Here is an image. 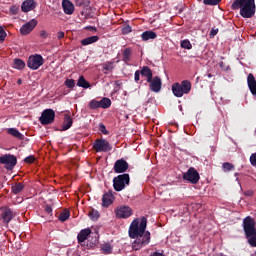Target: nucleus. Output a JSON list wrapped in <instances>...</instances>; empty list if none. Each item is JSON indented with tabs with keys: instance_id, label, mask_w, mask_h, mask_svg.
Returning <instances> with one entry per match:
<instances>
[{
	"instance_id": "54",
	"label": "nucleus",
	"mask_w": 256,
	"mask_h": 256,
	"mask_svg": "<svg viewBox=\"0 0 256 256\" xmlns=\"http://www.w3.org/2000/svg\"><path fill=\"white\" fill-rule=\"evenodd\" d=\"M244 195H246V197H252L253 195V191L252 190H248L244 193Z\"/></svg>"
},
{
	"instance_id": "27",
	"label": "nucleus",
	"mask_w": 256,
	"mask_h": 256,
	"mask_svg": "<svg viewBox=\"0 0 256 256\" xmlns=\"http://www.w3.org/2000/svg\"><path fill=\"white\" fill-rule=\"evenodd\" d=\"M23 189H25V184L18 182V183H15L14 185H12L11 192L14 195H19V193H21V191H23Z\"/></svg>"
},
{
	"instance_id": "50",
	"label": "nucleus",
	"mask_w": 256,
	"mask_h": 256,
	"mask_svg": "<svg viewBox=\"0 0 256 256\" xmlns=\"http://www.w3.org/2000/svg\"><path fill=\"white\" fill-rule=\"evenodd\" d=\"M85 29L89 30V31H94L96 33L97 28L93 27V26H86Z\"/></svg>"
},
{
	"instance_id": "48",
	"label": "nucleus",
	"mask_w": 256,
	"mask_h": 256,
	"mask_svg": "<svg viewBox=\"0 0 256 256\" xmlns=\"http://www.w3.org/2000/svg\"><path fill=\"white\" fill-rule=\"evenodd\" d=\"M248 230H249L250 234L256 235V228L253 224L249 225Z\"/></svg>"
},
{
	"instance_id": "1",
	"label": "nucleus",
	"mask_w": 256,
	"mask_h": 256,
	"mask_svg": "<svg viewBox=\"0 0 256 256\" xmlns=\"http://www.w3.org/2000/svg\"><path fill=\"white\" fill-rule=\"evenodd\" d=\"M147 229V218L145 216L141 217L140 223L139 218H135L128 230V235L130 239H136L132 243V249L134 251H139L143 249L146 245H149L151 241V233L146 231ZM146 231V232H145Z\"/></svg>"
},
{
	"instance_id": "45",
	"label": "nucleus",
	"mask_w": 256,
	"mask_h": 256,
	"mask_svg": "<svg viewBox=\"0 0 256 256\" xmlns=\"http://www.w3.org/2000/svg\"><path fill=\"white\" fill-rule=\"evenodd\" d=\"M103 70L104 71H112L113 70V64L112 63H105L103 65Z\"/></svg>"
},
{
	"instance_id": "40",
	"label": "nucleus",
	"mask_w": 256,
	"mask_h": 256,
	"mask_svg": "<svg viewBox=\"0 0 256 256\" xmlns=\"http://www.w3.org/2000/svg\"><path fill=\"white\" fill-rule=\"evenodd\" d=\"M98 129L100 133H103V135H109V131L107 130V127H105L103 123L99 124Z\"/></svg>"
},
{
	"instance_id": "46",
	"label": "nucleus",
	"mask_w": 256,
	"mask_h": 256,
	"mask_svg": "<svg viewBox=\"0 0 256 256\" xmlns=\"http://www.w3.org/2000/svg\"><path fill=\"white\" fill-rule=\"evenodd\" d=\"M250 163L253 167H256V152L251 154L250 156Z\"/></svg>"
},
{
	"instance_id": "52",
	"label": "nucleus",
	"mask_w": 256,
	"mask_h": 256,
	"mask_svg": "<svg viewBox=\"0 0 256 256\" xmlns=\"http://www.w3.org/2000/svg\"><path fill=\"white\" fill-rule=\"evenodd\" d=\"M150 256H165L163 252H154Z\"/></svg>"
},
{
	"instance_id": "21",
	"label": "nucleus",
	"mask_w": 256,
	"mask_h": 256,
	"mask_svg": "<svg viewBox=\"0 0 256 256\" xmlns=\"http://www.w3.org/2000/svg\"><path fill=\"white\" fill-rule=\"evenodd\" d=\"M72 126H73V118H71L69 114H65L61 131H67L68 129H71Z\"/></svg>"
},
{
	"instance_id": "34",
	"label": "nucleus",
	"mask_w": 256,
	"mask_h": 256,
	"mask_svg": "<svg viewBox=\"0 0 256 256\" xmlns=\"http://www.w3.org/2000/svg\"><path fill=\"white\" fill-rule=\"evenodd\" d=\"M222 170L224 171V173H229V171H235V165L229 162H224L222 164Z\"/></svg>"
},
{
	"instance_id": "31",
	"label": "nucleus",
	"mask_w": 256,
	"mask_h": 256,
	"mask_svg": "<svg viewBox=\"0 0 256 256\" xmlns=\"http://www.w3.org/2000/svg\"><path fill=\"white\" fill-rule=\"evenodd\" d=\"M88 217H90L92 221H97V219L101 217V214H99V211L95 210V208H90L88 211Z\"/></svg>"
},
{
	"instance_id": "5",
	"label": "nucleus",
	"mask_w": 256,
	"mask_h": 256,
	"mask_svg": "<svg viewBox=\"0 0 256 256\" xmlns=\"http://www.w3.org/2000/svg\"><path fill=\"white\" fill-rule=\"evenodd\" d=\"M131 182V178L129 177V174L124 173L120 174L113 178V187L115 191H123L127 185Z\"/></svg>"
},
{
	"instance_id": "4",
	"label": "nucleus",
	"mask_w": 256,
	"mask_h": 256,
	"mask_svg": "<svg viewBox=\"0 0 256 256\" xmlns=\"http://www.w3.org/2000/svg\"><path fill=\"white\" fill-rule=\"evenodd\" d=\"M250 225H254V229H256L255 219H253L251 216H248L243 220L245 237L248 240L250 247H256V234H251V232L249 231Z\"/></svg>"
},
{
	"instance_id": "32",
	"label": "nucleus",
	"mask_w": 256,
	"mask_h": 256,
	"mask_svg": "<svg viewBox=\"0 0 256 256\" xmlns=\"http://www.w3.org/2000/svg\"><path fill=\"white\" fill-rule=\"evenodd\" d=\"M101 251L104 255H111V253H113V246L109 243L102 244Z\"/></svg>"
},
{
	"instance_id": "55",
	"label": "nucleus",
	"mask_w": 256,
	"mask_h": 256,
	"mask_svg": "<svg viewBox=\"0 0 256 256\" xmlns=\"http://www.w3.org/2000/svg\"><path fill=\"white\" fill-rule=\"evenodd\" d=\"M22 83H23V80H21V79H18V80H17V84H18V85H21Z\"/></svg>"
},
{
	"instance_id": "35",
	"label": "nucleus",
	"mask_w": 256,
	"mask_h": 256,
	"mask_svg": "<svg viewBox=\"0 0 256 256\" xmlns=\"http://www.w3.org/2000/svg\"><path fill=\"white\" fill-rule=\"evenodd\" d=\"M180 47H182V49H188V50L193 49V45L191 44V41H189V39H185L181 41Z\"/></svg>"
},
{
	"instance_id": "24",
	"label": "nucleus",
	"mask_w": 256,
	"mask_h": 256,
	"mask_svg": "<svg viewBox=\"0 0 256 256\" xmlns=\"http://www.w3.org/2000/svg\"><path fill=\"white\" fill-rule=\"evenodd\" d=\"M7 133L9 135H12V137H15L16 139H19L20 141H23V139H25V136L23 134H21V132H19V130H17V128H9L7 130Z\"/></svg>"
},
{
	"instance_id": "2",
	"label": "nucleus",
	"mask_w": 256,
	"mask_h": 256,
	"mask_svg": "<svg viewBox=\"0 0 256 256\" xmlns=\"http://www.w3.org/2000/svg\"><path fill=\"white\" fill-rule=\"evenodd\" d=\"M231 9H233V11L240 9L241 17L244 19H251L256 13L255 0H234Z\"/></svg>"
},
{
	"instance_id": "47",
	"label": "nucleus",
	"mask_w": 256,
	"mask_h": 256,
	"mask_svg": "<svg viewBox=\"0 0 256 256\" xmlns=\"http://www.w3.org/2000/svg\"><path fill=\"white\" fill-rule=\"evenodd\" d=\"M217 33H219V29L218 28H212L210 31V38L215 37V35H217Z\"/></svg>"
},
{
	"instance_id": "41",
	"label": "nucleus",
	"mask_w": 256,
	"mask_h": 256,
	"mask_svg": "<svg viewBox=\"0 0 256 256\" xmlns=\"http://www.w3.org/2000/svg\"><path fill=\"white\" fill-rule=\"evenodd\" d=\"M122 35H129L133 31L130 25H126L122 28Z\"/></svg>"
},
{
	"instance_id": "57",
	"label": "nucleus",
	"mask_w": 256,
	"mask_h": 256,
	"mask_svg": "<svg viewBox=\"0 0 256 256\" xmlns=\"http://www.w3.org/2000/svg\"><path fill=\"white\" fill-rule=\"evenodd\" d=\"M211 77H213V75H211L210 73L207 74V78H208V79H211Z\"/></svg>"
},
{
	"instance_id": "33",
	"label": "nucleus",
	"mask_w": 256,
	"mask_h": 256,
	"mask_svg": "<svg viewBox=\"0 0 256 256\" xmlns=\"http://www.w3.org/2000/svg\"><path fill=\"white\" fill-rule=\"evenodd\" d=\"M69 217H71V212L69 210H64L60 213V215L58 216V219L62 223H65V221H67V219H69Z\"/></svg>"
},
{
	"instance_id": "23",
	"label": "nucleus",
	"mask_w": 256,
	"mask_h": 256,
	"mask_svg": "<svg viewBox=\"0 0 256 256\" xmlns=\"http://www.w3.org/2000/svg\"><path fill=\"white\" fill-rule=\"evenodd\" d=\"M113 203V193H105L102 197V205L104 207H109Z\"/></svg>"
},
{
	"instance_id": "30",
	"label": "nucleus",
	"mask_w": 256,
	"mask_h": 256,
	"mask_svg": "<svg viewBox=\"0 0 256 256\" xmlns=\"http://www.w3.org/2000/svg\"><path fill=\"white\" fill-rule=\"evenodd\" d=\"M78 87H82V89H89L91 87V84L85 80L84 76H80L77 82Z\"/></svg>"
},
{
	"instance_id": "39",
	"label": "nucleus",
	"mask_w": 256,
	"mask_h": 256,
	"mask_svg": "<svg viewBox=\"0 0 256 256\" xmlns=\"http://www.w3.org/2000/svg\"><path fill=\"white\" fill-rule=\"evenodd\" d=\"M6 37H7V32H5V28H3V26H0V43H3Z\"/></svg>"
},
{
	"instance_id": "53",
	"label": "nucleus",
	"mask_w": 256,
	"mask_h": 256,
	"mask_svg": "<svg viewBox=\"0 0 256 256\" xmlns=\"http://www.w3.org/2000/svg\"><path fill=\"white\" fill-rule=\"evenodd\" d=\"M75 4H76V7H81L83 5V0H76Z\"/></svg>"
},
{
	"instance_id": "25",
	"label": "nucleus",
	"mask_w": 256,
	"mask_h": 256,
	"mask_svg": "<svg viewBox=\"0 0 256 256\" xmlns=\"http://www.w3.org/2000/svg\"><path fill=\"white\" fill-rule=\"evenodd\" d=\"M142 41H149L151 39H157V33L154 31H145L141 34Z\"/></svg>"
},
{
	"instance_id": "15",
	"label": "nucleus",
	"mask_w": 256,
	"mask_h": 256,
	"mask_svg": "<svg viewBox=\"0 0 256 256\" xmlns=\"http://www.w3.org/2000/svg\"><path fill=\"white\" fill-rule=\"evenodd\" d=\"M129 169V163L125 159H119L114 163V173H125Z\"/></svg>"
},
{
	"instance_id": "19",
	"label": "nucleus",
	"mask_w": 256,
	"mask_h": 256,
	"mask_svg": "<svg viewBox=\"0 0 256 256\" xmlns=\"http://www.w3.org/2000/svg\"><path fill=\"white\" fill-rule=\"evenodd\" d=\"M91 235V228H86L80 231V233L77 236V241L80 245L85 243L87 241V238Z\"/></svg>"
},
{
	"instance_id": "44",
	"label": "nucleus",
	"mask_w": 256,
	"mask_h": 256,
	"mask_svg": "<svg viewBox=\"0 0 256 256\" xmlns=\"http://www.w3.org/2000/svg\"><path fill=\"white\" fill-rule=\"evenodd\" d=\"M24 162H25V163H28V164L35 163V156L30 155V156L26 157V158L24 159Z\"/></svg>"
},
{
	"instance_id": "26",
	"label": "nucleus",
	"mask_w": 256,
	"mask_h": 256,
	"mask_svg": "<svg viewBox=\"0 0 256 256\" xmlns=\"http://www.w3.org/2000/svg\"><path fill=\"white\" fill-rule=\"evenodd\" d=\"M97 41H99V36H89L81 40V45H93V43H97Z\"/></svg>"
},
{
	"instance_id": "36",
	"label": "nucleus",
	"mask_w": 256,
	"mask_h": 256,
	"mask_svg": "<svg viewBox=\"0 0 256 256\" xmlns=\"http://www.w3.org/2000/svg\"><path fill=\"white\" fill-rule=\"evenodd\" d=\"M64 85L68 87V89H73L75 87V80L74 79H66Z\"/></svg>"
},
{
	"instance_id": "9",
	"label": "nucleus",
	"mask_w": 256,
	"mask_h": 256,
	"mask_svg": "<svg viewBox=\"0 0 256 256\" xmlns=\"http://www.w3.org/2000/svg\"><path fill=\"white\" fill-rule=\"evenodd\" d=\"M184 181H189V183H192V185H197L199 183V180L201 179V176H199V172L193 167H190L186 173L183 174Z\"/></svg>"
},
{
	"instance_id": "17",
	"label": "nucleus",
	"mask_w": 256,
	"mask_h": 256,
	"mask_svg": "<svg viewBox=\"0 0 256 256\" xmlns=\"http://www.w3.org/2000/svg\"><path fill=\"white\" fill-rule=\"evenodd\" d=\"M247 85L250 93H252L253 97H256V79L252 73L247 76Z\"/></svg>"
},
{
	"instance_id": "16",
	"label": "nucleus",
	"mask_w": 256,
	"mask_h": 256,
	"mask_svg": "<svg viewBox=\"0 0 256 256\" xmlns=\"http://www.w3.org/2000/svg\"><path fill=\"white\" fill-rule=\"evenodd\" d=\"M37 7V2L35 0H26L22 3L21 9L23 13H29Z\"/></svg>"
},
{
	"instance_id": "49",
	"label": "nucleus",
	"mask_w": 256,
	"mask_h": 256,
	"mask_svg": "<svg viewBox=\"0 0 256 256\" xmlns=\"http://www.w3.org/2000/svg\"><path fill=\"white\" fill-rule=\"evenodd\" d=\"M44 210L46 213H48V215H51V213H53V208L50 205H46L44 207Z\"/></svg>"
},
{
	"instance_id": "58",
	"label": "nucleus",
	"mask_w": 256,
	"mask_h": 256,
	"mask_svg": "<svg viewBox=\"0 0 256 256\" xmlns=\"http://www.w3.org/2000/svg\"><path fill=\"white\" fill-rule=\"evenodd\" d=\"M239 175V173H235V176Z\"/></svg>"
},
{
	"instance_id": "29",
	"label": "nucleus",
	"mask_w": 256,
	"mask_h": 256,
	"mask_svg": "<svg viewBox=\"0 0 256 256\" xmlns=\"http://www.w3.org/2000/svg\"><path fill=\"white\" fill-rule=\"evenodd\" d=\"M13 63L14 69H18V71H23V69H25V61L22 59L16 58L14 59Z\"/></svg>"
},
{
	"instance_id": "28",
	"label": "nucleus",
	"mask_w": 256,
	"mask_h": 256,
	"mask_svg": "<svg viewBox=\"0 0 256 256\" xmlns=\"http://www.w3.org/2000/svg\"><path fill=\"white\" fill-rule=\"evenodd\" d=\"M98 106L100 109H109L111 107V99L104 97L98 101Z\"/></svg>"
},
{
	"instance_id": "10",
	"label": "nucleus",
	"mask_w": 256,
	"mask_h": 256,
	"mask_svg": "<svg viewBox=\"0 0 256 256\" xmlns=\"http://www.w3.org/2000/svg\"><path fill=\"white\" fill-rule=\"evenodd\" d=\"M39 121L41 125H51L53 121H55V110L53 109H45L40 118Z\"/></svg>"
},
{
	"instance_id": "37",
	"label": "nucleus",
	"mask_w": 256,
	"mask_h": 256,
	"mask_svg": "<svg viewBox=\"0 0 256 256\" xmlns=\"http://www.w3.org/2000/svg\"><path fill=\"white\" fill-rule=\"evenodd\" d=\"M88 107H89V109H92V110L100 109L99 108V101H97V100L90 101L89 104H88Z\"/></svg>"
},
{
	"instance_id": "14",
	"label": "nucleus",
	"mask_w": 256,
	"mask_h": 256,
	"mask_svg": "<svg viewBox=\"0 0 256 256\" xmlns=\"http://www.w3.org/2000/svg\"><path fill=\"white\" fill-rule=\"evenodd\" d=\"M37 20L32 19L20 28L21 35H29L37 27Z\"/></svg>"
},
{
	"instance_id": "42",
	"label": "nucleus",
	"mask_w": 256,
	"mask_h": 256,
	"mask_svg": "<svg viewBox=\"0 0 256 256\" xmlns=\"http://www.w3.org/2000/svg\"><path fill=\"white\" fill-rule=\"evenodd\" d=\"M140 79H141V70H136L134 73V81L136 83H139Z\"/></svg>"
},
{
	"instance_id": "22",
	"label": "nucleus",
	"mask_w": 256,
	"mask_h": 256,
	"mask_svg": "<svg viewBox=\"0 0 256 256\" xmlns=\"http://www.w3.org/2000/svg\"><path fill=\"white\" fill-rule=\"evenodd\" d=\"M133 55V49L131 48H125L122 52V61L129 65V62L131 61V56Z\"/></svg>"
},
{
	"instance_id": "6",
	"label": "nucleus",
	"mask_w": 256,
	"mask_h": 256,
	"mask_svg": "<svg viewBox=\"0 0 256 256\" xmlns=\"http://www.w3.org/2000/svg\"><path fill=\"white\" fill-rule=\"evenodd\" d=\"M92 149H94L96 153H109V151H111L113 147L111 146V143H109V141L100 138L94 141Z\"/></svg>"
},
{
	"instance_id": "56",
	"label": "nucleus",
	"mask_w": 256,
	"mask_h": 256,
	"mask_svg": "<svg viewBox=\"0 0 256 256\" xmlns=\"http://www.w3.org/2000/svg\"><path fill=\"white\" fill-rule=\"evenodd\" d=\"M45 31H42L41 33H40V35H41V37H45Z\"/></svg>"
},
{
	"instance_id": "3",
	"label": "nucleus",
	"mask_w": 256,
	"mask_h": 256,
	"mask_svg": "<svg viewBox=\"0 0 256 256\" xmlns=\"http://www.w3.org/2000/svg\"><path fill=\"white\" fill-rule=\"evenodd\" d=\"M191 82L189 80H183L181 83L175 82L172 84V93L175 97H183L191 93Z\"/></svg>"
},
{
	"instance_id": "18",
	"label": "nucleus",
	"mask_w": 256,
	"mask_h": 256,
	"mask_svg": "<svg viewBox=\"0 0 256 256\" xmlns=\"http://www.w3.org/2000/svg\"><path fill=\"white\" fill-rule=\"evenodd\" d=\"M62 8L66 15H73L75 13V5L69 0L62 1Z\"/></svg>"
},
{
	"instance_id": "12",
	"label": "nucleus",
	"mask_w": 256,
	"mask_h": 256,
	"mask_svg": "<svg viewBox=\"0 0 256 256\" xmlns=\"http://www.w3.org/2000/svg\"><path fill=\"white\" fill-rule=\"evenodd\" d=\"M13 217L15 215L13 214V210L9 207H3L0 208V219L5 223L6 225H9L11 221H13Z\"/></svg>"
},
{
	"instance_id": "20",
	"label": "nucleus",
	"mask_w": 256,
	"mask_h": 256,
	"mask_svg": "<svg viewBox=\"0 0 256 256\" xmlns=\"http://www.w3.org/2000/svg\"><path fill=\"white\" fill-rule=\"evenodd\" d=\"M140 73L142 75V77H145V79L148 82H151V79L153 78V71L151 70V68H149V66H143L140 69Z\"/></svg>"
},
{
	"instance_id": "51",
	"label": "nucleus",
	"mask_w": 256,
	"mask_h": 256,
	"mask_svg": "<svg viewBox=\"0 0 256 256\" xmlns=\"http://www.w3.org/2000/svg\"><path fill=\"white\" fill-rule=\"evenodd\" d=\"M57 37L58 39H63V37H65V32L63 31L58 32Z\"/></svg>"
},
{
	"instance_id": "43",
	"label": "nucleus",
	"mask_w": 256,
	"mask_h": 256,
	"mask_svg": "<svg viewBox=\"0 0 256 256\" xmlns=\"http://www.w3.org/2000/svg\"><path fill=\"white\" fill-rule=\"evenodd\" d=\"M19 13V6H12L10 7V14L11 15H17Z\"/></svg>"
},
{
	"instance_id": "13",
	"label": "nucleus",
	"mask_w": 256,
	"mask_h": 256,
	"mask_svg": "<svg viewBox=\"0 0 256 256\" xmlns=\"http://www.w3.org/2000/svg\"><path fill=\"white\" fill-rule=\"evenodd\" d=\"M148 83H149V89L153 93H159V91H161L163 82L161 81V78L159 76H155L151 78V81Z\"/></svg>"
},
{
	"instance_id": "38",
	"label": "nucleus",
	"mask_w": 256,
	"mask_h": 256,
	"mask_svg": "<svg viewBox=\"0 0 256 256\" xmlns=\"http://www.w3.org/2000/svg\"><path fill=\"white\" fill-rule=\"evenodd\" d=\"M204 5H211V6H215V5H219V3H221V0H203Z\"/></svg>"
},
{
	"instance_id": "7",
	"label": "nucleus",
	"mask_w": 256,
	"mask_h": 256,
	"mask_svg": "<svg viewBox=\"0 0 256 256\" xmlns=\"http://www.w3.org/2000/svg\"><path fill=\"white\" fill-rule=\"evenodd\" d=\"M0 165H4L7 171H13L17 165V157L13 154H4L0 156Z\"/></svg>"
},
{
	"instance_id": "11",
	"label": "nucleus",
	"mask_w": 256,
	"mask_h": 256,
	"mask_svg": "<svg viewBox=\"0 0 256 256\" xmlns=\"http://www.w3.org/2000/svg\"><path fill=\"white\" fill-rule=\"evenodd\" d=\"M117 219H129L133 215V209L129 206H118L115 209Z\"/></svg>"
},
{
	"instance_id": "8",
	"label": "nucleus",
	"mask_w": 256,
	"mask_h": 256,
	"mask_svg": "<svg viewBox=\"0 0 256 256\" xmlns=\"http://www.w3.org/2000/svg\"><path fill=\"white\" fill-rule=\"evenodd\" d=\"M43 63H45V61L43 60V56H41L40 54H34L29 56L27 61V67H29V69H32L33 71H37V69H39V67H41Z\"/></svg>"
}]
</instances>
